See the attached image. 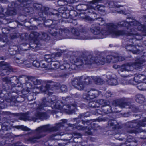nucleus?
<instances>
[{
	"mask_svg": "<svg viewBox=\"0 0 146 146\" xmlns=\"http://www.w3.org/2000/svg\"><path fill=\"white\" fill-rule=\"evenodd\" d=\"M100 23L99 25L106 26L107 32L111 34L113 37H118L126 35L131 36L133 38L130 40L129 42H132L133 40H140L142 39V36L137 31H141L146 33V28L143 25L140 24L137 21L132 20L128 21L119 22L117 24L113 23H105V21L102 18L97 19Z\"/></svg>",
	"mask_w": 146,
	"mask_h": 146,
	"instance_id": "f257e3e1",
	"label": "nucleus"
},
{
	"mask_svg": "<svg viewBox=\"0 0 146 146\" xmlns=\"http://www.w3.org/2000/svg\"><path fill=\"white\" fill-rule=\"evenodd\" d=\"M70 33L67 29L58 28L56 25H52L49 28L48 31L52 36L57 38H60L65 34L66 38L86 40L89 39L86 32H80L76 29L72 28Z\"/></svg>",
	"mask_w": 146,
	"mask_h": 146,
	"instance_id": "f03ea898",
	"label": "nucleus"
},
{
	"mask_svg": "<svg viewBox=\"0 0 146 146\" xmlns=\"http://www.w3.org/2000/svg\"><path fill=\"white\" fill-rule=\"evenodd\" d=\"M98 58L91 56H81L79 58L76 57L70 60V61L73 64L77 63L76 65L78 66H82L83 64L88 65H91L94 63H99L101 64H104L105 62H106V58L102 57L98 61Z\"/></svg>",
	"mask_w": 146,
	"mask_h": 146,
	"instance_id": "7ed1b4c3",
	"label": "nucleus"
},
{
	"mask_svg": "<svg viewBox=\"0 0 146 146\" xmlns=\"http://www.w3.org/2000/svg\"><path fill=\"white\" fill-rule=\"evenodd\" d=\"M51 99L47 101V100L44 99L43 100L42 102L40 105H38L37 107L38 110H41L44 107L51 105L52 108L60 110L62 108L66 110H70L71 108V106L69 105H66L64 106L62 102L60 100L58 101L56 103L55 102H53Z\"/></svg>",
	"mask_w": 146,
	"mask_h": 146,
	"instance_id": "20e7f679",
	"label": "nucleus"
},
{
	"mask_svg": "<svg viewBox=\"0 0 146 146\" xmlns=\"http://www.w3.org/2000/svg\"><path fill=\"white\" fill-rule=\"evenodd\" d=\"M92 77L84 76L77 77L74 79L72 82V84L74 87L79 90H82L85 86L92 83Z\"/></svg>",
	"mask_w": 146,
	"mask_h": 146,
	"instance_id": "39448f33",
	"label": "nucleus"
},
{
	"mask_svg": "<svg viewBox=\"0 0 146 146\" xmlns=\"http://www.w3.org/2000/svg\"><path fill=\"white\" fill-rule=\"evenodd\" d=\"M142 60H138L136 61L134 64L130 63L122 66L118 70V73L121 74V72L124 71H129L133 70L134 68H137L141 66L143 63Z\"/></svg>",
	"mask_w": 146,
	"mask_h": 146,
	"instance_id": "423d86ee",
	"label": "nucleus"
},
{
	"mask_svg": "<svg viewBox=\"0 0 146 146\" xmlns=\"http://www.w3.org/2000/svg\"><path fill=\"white\" fill-rule=\"evenodd\" d=\"M23 78L26 80L25 81H28V82H25L26 85L27 86V87L28 88H34L30 82H32L35 85H40L42 82V80H41L37 79L32 76L26 77L23 76Z\"/></svg>",
	"mask_w": 146,
	"mask_h": 146,
	"instance_id": "0eeeda50",
	"label": "nucleus"
},
{
	"mask_svg": "<svg viewBox=\"0 0 146 146\" xmlns=\"http://www.w3.org/2000/svg\"><path fill=\"white\" fill-rule=\"evenodd\" d=\"M58 129V127L57 126L51 127L49 125H45L40 127L36 129V131L38 133H40L46 131H56Z\"/></svg>",
	"mask_w": 146,
	"mask_h": 146,
	"instance_id": "6e6552de",
	"label": "nucleus"
},
{
	"mask_svg": "<svg viewBox=\"0 0 146 146\" xmlns=\"http://www.w3.org/2000/svg\"><path fill=\"white\" fill-rule=\"evenodd\" d=\"M98 91L96 90L92 89L84 93L83 95L84 98L87 100L93 99L97 97L99 94Z\"/></svg>",
	"mask_w": 146,
	"mask_h": 146,
	"instance_id": "1a4fd4ad",
	"label": "nucleus"
},
{
	"mask_svg": "<svg viewBox=\"0 0 146 146\" xmlns=\"http://www.w3.org/2000/svg\"><path fill=\"white\" fill-rule=\"evenodd\" d=\"M146 117L145 118L142 122H140L138 123L136 120H133L126 123V125L129 127H138L139 126L144 127L146 125ZM136 129H137V128Z\"/></svg>",
	"mask_w": 146,
	"mask_h": 146,
	"instance_id": "9d476101",
	"label": "nucleus"
},
{
	"mask_svg": "<svg viewBox=\"0 0 146 146\" xmlns=\"http://www.w3.org/2000/svg\"><path fill=\"white\" fill-rule=\"evenodd\" d=\"M32 35L35 36L34 37L35 38H37L38 37L45 41L48 40L50 39V38L47 34L44 32H42L41 34L39 35L38 33L34 32L33 34H31V36H32Z\"/></svg>",
	"mask_w": 146,
	"mask_h": 146,
	"instance_id": "9b49d317",
	"label": "nucleus"
},
{
	"mask_svg": "<svg viewBox=\"0 0 146 146\" xmlns=\"http://www.w3.org/2000/svg\"><path fill=\"white\" fill-rule=\"evenodd\" d=\"M45 61H42L40 62V66L43 68H44L47 70H49L48 67L49 65V62L52 61L51 56L50 55H46L45 57Z\"/></svg>",
	"mask_w": 146,
	"mask_h": 146,
	"instance_id": "f8f14e48",
	"label": "nucleus"
},
{
	"mask_svg": "<svg viewBox=\"0 0 146 146\" xmlns=\"http://www.w3.org/2000/svg\"><path fill=\"white\" fill-rule=\"evenodd\" d=\"M1 64L2 65L1 69H3V72L1 74L2 75H5V73L8 74L9 72L12 71L11 67L7 63L2 62Z\"/></svg>",
	"mask_w": 146,
	"mask_h": 146,
	"instance_id": "ddd939ff",
	"label": "nucleus"
},
{
	"mask_svg": "<svg viewBox=\"0 0 146 146\" xmlns=\"http://www.w3.org/2000/svg\"><path fill=\"white\" fill-rule=\"evenodd\" d=\"M35 115L36 117H33L32 119V120H33L34 122H35L36 119H37L42 120L44 119H47L48 117H49V116H48L45 113L38 111H37Z\"/></svg>",
	"mask_w": 146,
	"mask_h": 146,
	"instance_id": "4468645a",
	"label": "nucleus"
},
{
	"mask_svg": "<svg viewBox=\"0 0 146 146\" xmlns=\"http://www.w3.org/2000/svg\"><path fill=\"white\" fill-rule=\"evenodd\" d=\"M2 80L3 82L7 84H11L12 83L15 84L17 83L19 81L17 78L15 76L10 78L9 79L7 77H5L3 78Z\"/></svg>",
	"mask_w": 146,
	"mask_h": 146,
	"instance_id": "2eb2a0df",
	"label": "nucleus"
},
{
	"mask_svg": "<svg viewBox=\"0 0 146 146\" xmlns=\"http://www.w3.org/2000/svg\"><path fill=\"white\" fill-rule=\"evenodd\" d=\"M134 80L137 83H145L144 81L146 80V76L144 75L139 74L134 77Z\"/></svg>",
	"mask_w": 146,
	"mask_h": 146,
	"instance_id": "dca6fc26",
	"label": "nucleus"
},
{
	"mask_svg": "<svg viewBox=\"0 0 146 146\" xmlns=\"http://www.w3.org/2000/svg\"><path fill=\"white\" fill-rule=\"evenodd\" d=\"M108 79L107 82L108 84L111 85H116L117 84L118 82L117 80L114 78L109 75L107 76Z\"/></svg>",
	"mask_w": 146,
	"mask_h": 146,
	"instance_id": "f3484780",
	"label": "nucleus"
},
{
	"mask_svg": "<svg viewBox=\"0 0 146 146\" xmlns=\"http://www.w3.org/2000/svg\"><path fill=\"white\" fill-rule=\"evenodd\" d=\"M51 58H52L51 56ZM52 61L50 62H49V65L48 66V68L49 70L54 69L59 67L60 64L57 61H52V59L51 58Z\"/></svg>",
	"mask_w": 146,
	"mask_h": 146,
	"instance_id": "a211bd4d",
	"label": "nucleus"
},
{
	"mask_svg": "<svg viewBox=\"0 0 146 146\" xmlns=\"http://www.w3.org/2000/svg\"><path fill=\"white\" fill-rule=\"evenodd\" d=\"M95 2L94 1L93 2V0L90 2V4L88 7V10L87 12L89 13H93L95 14V13L93 12L92 10H96V6Z\"/></svg>",
	"mask_w": 146,
	"mask_h": 146,
	"instance_id": "6ab92c4d",
	"label": "nucleus"
},
{
	"mask_svg": "<svg viewBox=\"0 0 146 146\" xmlns=\"http://www.w3.org/2000/svg\"><path fill=\"white\" fill-rule=\"evenodd\" d=\"M112 104L115 107H118L122 108H124L127 106L125 103L121 102L118 100H116L113 102Z\"/></svg>",
	"mask_w": 146,
	"mask_h": 146,
	"instance_id": "aec40b11",
	"label": "nucleus"
},
{
	"mask_svg": "<svg viewBox=\"0 0 146 146\" xmlns=\"http://www.w3.org/2000/svg\"><path fill=\"white\" fill-rule=\"evenodd\" d=\"M119 57L117 56V57H115L113 56L112 55H108L106 56V62L109 63L111 62V61L113 60H113V62H117L119 61Z\"/></svg>",
	"mask_w": 146,
	"mask_h": 146,
	"instance_id": "412c9836",
	"label": "nucleus"
},
{
	"mask_svg": "<svg viewBox=\"0 0 146 146\" xmlns=\"http://www.w3.org/2000/svg\"><path fill=\"white\" fill-rule=\"evenodd\" d=\"M136 46L129 44L126 46V48L127 51L132 50V49H134L133 48H137V50H134L133 52L134 54H138L139 53V48H136Z\"/></svg>",
	"mask_w": 146,
	"mask_h": 146,
	"instance_id": "4be33fe9",
	"label": "nucleus"
},
{
	"mask_svg": "<svg viewBox=\"0 0 146 146\" xmlns=\"http://www.w3.org/2000/svg\"><path fill=\"white\" fill-rule=\"evenodd\" d=\"M91 31L92 32L94 35H98L100 33V28L94 25H92Z\"/></svg>",
	"mask_w": 146,
	"mask_h": 146,
	"instance_id": "5701e85b",
	"label": "nucleus"
},
{
	"mask_svg": "<svg viewBox=\"0 0 146 146\" xmlns=\"http://www.w3.org/2000/svg\"><path fill=\"white\" fill-rule=\"evenodd\" d=\"M131 138H129L127 141H126V144L128 143L129 146H136L137 145V141L135 139H131Z\"/></svg>",
	"mask_w": 146,
	"mask_h": 146,
	"instance_id": "b1692460",
	"label": "nucleus"
},
{
	"mask_svg": "<svg viewBox=\"0 0 146 146\" xmlns=\"http://www.w3.org/2000/svg\"><path fill=\"white\" fill-rule=\"evenodd\" d=\"M145 99L143 96L141 94H138L136 95V101L140 103H142L144 102Z\"/></svg>",
	"mask_w": 146,
	"mask_h": 146,
	"instance_id": "393cba45",
	"label": "nucleus"
},
{
	"mask_svg": "<svg viewBox=\"0 0 146 146\" xmlns=\"http://www.w3.org/2000/svg\"><path fill=\"white\" fill-rule=\"evenodd\" d=\"M97 101L100 105H102V106H108L110 104V102L107 100L101 99L98 100Z\"/></svg>",
	"mask_w": 146,
	"mask_h": 146,
	"instance_id": "a878e982",
	"label": "nucleus"
},
{
	"mask_svg": "<svg viewBox=\"0 0 146 146\" xmlns=\"http://www.w3.org/2000/svg\"><path fill=\"white\" fill-rule=\"evenodd\" d=\"M42 137L41 136L39 135L35 136L29 138L28 139V141L31 143H34L36 142L37 140L40 138Z\"/></svg>",
	"mask_w": 146,
	"mask_h": 146,
	"instance_id": "bb28decb",
	"label": "nucleus"
},
{
	"mask_svg": "<svg viewBox=\"0 0 146 146\" xmlns=\"http://www.w3.org/2000/svg\"><path fill=\"white\" fill-rule=\"evenodd\" d=\"M137 87L138 89L140 90H146V83H137Z\"/></svg>",
	"mask_w": 146,
	"mask_h": 146,
	"instance_id": "cd10ccee",
	"label": "nucleus"
},
{
	"mask_svg": "<svg viewBox=\"0 0 146 146\" xmlns=\"http://www.w3.org/2000/svg\"><path fill=\"white\" fill-rule=\"evenodd\" d=\"M92 78L97 84H101L103 83V80L100 78L99 76H92Z\"/></svg>",
	"mask_w": 146,
	"mask_h": 146,
	"instance_id": "c85d7f7f",
	"label": "nucleus"
},
{
	"mask_svg": "<svg viewBox=\"0 0 146 146\" xmlns=\"http://www.w3.org/2000/svg\"><path fill=\"white\" fill-rule=\"evenodd\" d=\"M60 69L64 70L65 69L69 68H70V65L67 62H65L64 63L60 66Z\"/></svg>",
	"mask_w": 146,
	"mask_h": 146,
	"instance_id": "c756f323",
	"label": "nucleus"
},
{
	"mask_svg": "<svg viewBox=\"0 0 146 146\" xmlns=\"http://www.w3.org/2000/svg\"><path fill=\"white\" fill-rule=\"evenodd\" d=\"M108 125L111 126H115V127L116 128L117 127V122L114 120L109 121L108 122Z\"/></svg>",
	"mask_w": 146,
	"mask_h": 146,
	"instance_id": "7c9ffc66",
	"label": "nucleus"
},
{
	"mask_svg": "<svg viewBox=\"0 0 146 146\" xmlns=\"http://www.w3.org/2000/svg\"><path fill=\"white\" fill-rule=\"evenodd\" d=\"M50 87V85L48 84H46L45 87L41 86L40 87V90L42 92H47Z\"/></svg>",
	"mask_w": 146,
	"mask_h": 146,
	"instance_id": "2f4dec72",
	"label": "nucleus"
},
{
	"mask_svg": "<svg viewBox=\"0 0 146 146\" xmlns=\"http://www.w3.org/2000/svg\"><path fill=\"white\" fill-rule=\"evenodd\" d=\"M96 10H97L100 12H104L105 11L104 7L103 6L97 5H96Z\"/></svg>",
	"mask_w": 146,
	"mask_h": 146,
	"instance_id": "473e14b6",
	"label": "nucleus"
},
{
	"mask_svg": "<svg viewBox=\"0 0 146 146\" xmlns=\"http://www.w3.org/2000/svg\"><path fill=\"white\" fill-rule=\"evenodd\" d=\"M76 128L78 129L83 130H86L88 129V131H90L91 129V128H90V127L88 126L82 127L79 126L77 127Z\"/></svg>",
	"mask_w": 146,
	"mask_h": 146,
	"instance_id": "72a5a7b5",
	"label": "nucleus"
},
{
	"mask_svg": "<svg viewBox=\"0 0 146 146\" xmlns=\"http://www.w3.org/2000/svg\"><path fill=\"white\" fill-rule=\"evenodd\" d=\"M60 90L63 92H66L67 90L66 86L64 85H62L60 87Z\"/></svg>",
	"mask_w": 146,
	"mask_h": 146,
	"instance_id": "f704fd0d",
	"label": "nucleus"
},
{
	"mask_svg": "<svg viewBox=\"0 0 146 146\" xmlns=\"http://www.w3.org/2000/svg\"><path fill=\"white\" fill-rule=\"evenodd\" d=\"M32 64L35 67H38L40 65V62L39 63L37 60H34L32 62Z\"/></svg>",
	"mask_w": 146,
	"mask_h": 146,
	"instance_id": "c9c22d12",
	"label": "nucleus"
},
{
	"mask_svg": "<svg viewBox=\"0 0 146 146\" xmlns=\"http://www.w3.org/2000/svg\"><path fill=\"white\" fill-rule=\"evenodd\" d=\"M128 81L126 79H123L121 81V83L122 85H126L129 84Z\"/></svg>",
	"mask_w": 146,
	"mask_h": 146,
	"instance_id": "e433bc0d",
	"label": "nucleus"
},
{
	"mask_svg": "<svg viewBox=\"0 0 146 146\" xmlns=\"http://www.w3.org/2000/svg\"><path fill=\"white\" fill-rule=\"evenodd\" d=\"M95 103H94V102H90L88 104V106L90 107L93 108H98L99 106H96L94 105Z\"/></svg>",
	"mask_w": 146,
	"mask_h": 146,
	"instance_id": "4c0bfd02",
	"label": "nucleus"
},
{
	"mask_svg": "<svg viewBox=\"0 0 146 146\" xmlns=\"http://www.w3.org/2000/svg\"><path fill=\"white\" fill-rule=\"evenodd\" d=\"M17 127L18 129H21L22 130H23L27 131L29 130V129L27 127L23 126H17Z\"/></svg>",
	"mask_w": 146,
	"mask_h": 146,
	"instance_id": "58836bf2",
	"label": "nucleus"
},
{
	"mask_svg": "<svg viewBox=\"0 0 146 146\" xmlns=\"http://www.w3.org/2000/svg\"><path fill=\"white\" fill-rule=\"evenodd\" d=\"M16 62L19 64H21L24 63V61L22 60H20L19 59L17 58L16 59Z\"/></svg>",
	"mask_w": 146,
	"mask_h": 146,
	"instance_id": "ea45409f",
	"label": "nucleus"
},
{
	"mask_svg": "<svg viewBox=\"0 0 146 146\" xmlns=\"http://www.w3.org/2000/svg\"><path fill=\"white\" fill-rule=\"evenodd\" d=\"M24 64L26 66L28 67H29L31 66V63L28 61H25L24 62Z\"/></svg>",
	"mask_w": 146,
	"mask_h": 146,
	"instance_id": "a19ab883",
	"label": "nucleus"
},
{
	"mask_svg": "<svg viewBox=\"0 0 146 146\" xmlns=\"http://www.w3.org/2000/svg\"><path fill=\"white\" fill-rule=\"evenodd\" d=\"M68 1H69L68 0H59V1H58V3H60V2H63L64 3L61 5H63L67 4Z\"/></svg>",
	"mask_w": 146,
	"mask_h": 146,
	"instance_id": "79ce46f5",
	"label": "nucleus"
},
{
	"mask_svg": "<svg viewBox=\"0 0 146 146\" xmlns=\"http://www.w3.org/2000/svg\"><path fill=\"white\" fill-rule=\"evenodd\" d=\"M9 15H14L16 14V12L15 10H11L9 11Z\"/></svg>",
	"mask_w": 146,
	"mask_h": 146,
	"instance_id": "37998d69",
	"label": "nucleus"
},
{
	"mask_svg": "<svg viewBox=\"0 0 146 146\" xmlns=\"http://www.w3.org/2000/svg\"><path fill=\"white\" fill-rule=\"evenodd\" d=\"M127 132H128V133H137L139 132H140V131H139L137 130H128V131H127Z\"/></svg>",
	"mask_w": 146,
	"mask_h": 146,
	"instance_id": "c03bdc74",
	"label": "nucleus"
},
{
	"mask_svg": "<svg viewBox=\"0 0 146 146\" xmlns=\"http://www.w3.org/2000/svg\"><path fill=\"white\" fill-rule=\"evenodd\" d=\"M119 135V134H115V138L117 139H118L120 140H122L123 139L118 137V135Z\"/></svg>",
	"mask_w": 146,
	"mask_h": 146,
	"instance_id": "a18cd8bd",
	"label": "nucleus"
},
{
	"mask_svg": "<svg viewBox=\"0 0 146 146\" xmlns=\"http://www.w3.org/2000/svg\"><path fill=\"white\" fill-rule=\"evenodd\" d=\"M119 67L120 66H118L116 64L114 65L113 66V67L114 68H115V69L119 68Z\"/></svg>",
	"mask_w": 146,
	"mask_h": 146,
	"instance_id": "49530a36",
	"label": "nucleus"
},
{
	"mask_svg": "<svg viewBox=\"0 0 146 146\" xmlns=\"http://www.w3.org/2000/svg\"><path fill=\"white\" fill-rule=\"evenodd\" d=\"M102 0H93V2H95L96 3L100 2Z\"/></svg>",
	"mask_w": 146,
	"mask_h": 146,
	"instance_id": "de8ad7c7",
	"label": "nucleus"
},
{
	"mask_svg": "<svg viewBox=\"0 0 146 146\" xmlns=\"http://www.w3.org/2000/svg\"><path fill=\"white\" fill-rule=\"evenodd\" d=\"M94 103H95L94 104V105H95L96 106H99L98 107H99L100 105L99 103H98V101H97V102H94Z\"/></svg>",
	"mask_w": 146,
	"mask_h": 146,
	"instance_id": "09e8293b",
	"label": "nucleus"
},
{
	"mask_svg": "<svg viewBox=\"0 0 146 146\" xmlns=\"http://www.w3.org/2000/svg\"><path fill=\"white\" fill-rule=\"evenodd\" d=\"M106 95H108V97H111V95H112V94L111 92H108L106 93Z\"/></svg>",
	"mask_w": 146,
	"mask_h": 146,
	"instance_id": "8fccbe9b",
	"label": "nucleus"
},
{
	"mask_svg": "<svg viewBox=\"0 0 146 146\" xmlns=\"http://www.w3.org/2000/svg\"><path fill=\"white\" fill-rule=\"evenodd\" d=\"M61 121L63 123H65L67 122V120L66 119H62L61 120Z\"/></svg>",
	"mask_w": 146,
	"mask_h": 146,
	"instance_id": "3c124183",
	"label": "nucleus"
},
{
	"mask_svg": "<svg viewBox=\"0 0 146 146\" xmlns=\"http://www.w3.org/2000/svg\"><path fill=\"white\" fill-rule=\"evenodd\" d=\"M118 13L121 14H124V11L123 10H121L118 11Z\"/></svg>",
	"mask_w": 146,
	"mask_h": 146,
	"instance_id": "603ef678",
	"label": "nucleus"
},
{
	"mask_svg": "<svg viewBox=\"0 0 146 146\" xmlns=\"http://www.w3.org/2000/svg\"><path fill=\"white\" fill-rule=\"evenodd\" d=\"M3 100L2 98L0 97V104L3 102Z\"/></svg>",
	"mask_w": 146,
	"mask_h": 146,
	"instance_id": "864d4df0",
	"label": "nucleus"
},
{
	"mask_svg": "<svg viewBox=\"0 0 146 146\" xmlns=\"http://www.w3.org/2000/svg\"><path fill=\"white\" fill-rule=\"evenodd\" d=\"M97 120H98V121H99V122H100V121H103V119L102 118H100V119H99Z\"/></svg>",
	"mask_w": 146,
	"mask_h": 146,
	"instance_id": "5fc2aeb1",
	"label": "nucleus"
},
{
	"mask_svg": "<svg viewBox=\"0 0 146 146\" xmlns=\"http://www.w3.org/2000/svg\"><path fill=\"white\" fill-rule=\"evenodd\" d=\"M86 19L88 21L91 20V19L89 17H86Z\"/></svg>",
	"mask_w": 146,
	"mask_h": 146,
	"instance_id": "6e6d98bb",
	"label": "nucleus"
},
{
	"mask_svg": "<svg viewBox=\"0 0 146 146\" xmlns=\"http://www.w3.org/2000/svg\"><path fill=\"white\" fill-rule=\"evenodd\" d=\"M60 55V54L59 53H57L56 55V57H57L59 56Z\"/></svg>",
	"mask_w": 146,
	"mask_h": 146,
	"instance_id": "4d7b16f0",
	"label": "nucleus"
},
{
	"mask_svg": "<svg viewBox=\"0 0 146 146\" xmlns=\"http://www.w3.org/2000/svg\"><path fill=\"white\" fill-rule=\"evenodd\" d=\"M97 112L99 114H101V113L100 112V110H97Z\"/></svg>",
	"mask_w": 146,
	"mask_h": 146,
	"instance_id": "13d9d810",
	"label": "nucleus"
},
{
	"mask_svg": "<svg viewBox=\"0 0 146 146\" xmlns=\"http://www.w3.org/2000/svg\"><path fill=\"white\" fill-rule=\"evenodd\" d=\"M116 6L117 7H121V5H116Z\"/></svg>",
	"mask_w": 146,
	"mask_h": 146,
	"instance_id": "bf43d9fd",
	"label": "nucleus"
},
{
	"mask_svg": "<svg viewBox=\"0 0 146 146\" xmlns=\"http://www.w3.org/2000/svg\"><path fill=\"white\" fill-rule=\"evenodd\" d=\"M125 59L124 58H122L121 59V61H123Z\"/></svg>",
	"mask_w": 146,
	"mask_h": 146,
	"instance_id": "052dcab7",
	"label": "nucleus"
},
{
	"mask_svg": "<svg viewBox=\"0 0 146 146\" xmlns=\"http://www.w3.org/2000/svg\"><path fill=\"white\" fill-rule=\"evenodd\" d=\"M27 120H29L30 119L28 118V117L26 119H24V120L25 121H26Z\"/></svg>",
	"mask_w": 146,
	"mask_h": 146,
	"instance_id": "680f3d73",
	"label": "nucleus"
},
{
	"mask_svg": "<svg viewBox=\"0 0 146 146\" xmlns=\"http://www.w3.org/2000/svg\"><path fill=\"white\" fill-rule=\"evenodd\" d=\"M115 111L116 112H119L120 111L117 110V111Z\"/></svg>",
	"mask_w": 146,
	"mask_h": 146,
	"instance_id": "e2e57ef3",
	"label": "nucleus"
},
{
	"mask_svg": "<svg viewBox=\"0 0 146 146\" xmlns=\"http://www.w3.org/2000/svg\"><path fill=\"white\" fill-rule=\"evenodd\" d=\"M144 43L146 46V41H144Z\"/></svg>",
	"mask_w": 146,
	"mask_h": 146,
	"instance_id": "0e129e2a",
	"label": "nucleus"
},
{
	"mask_svg": "<svg viewBox=\"0 0 146 146\" xmlns=\"http://www.w3.org/2000/svg\"><path fill=\"white\" fill-rule=\"evenodd\" d=\"M73 112H74L73 110H72L70 113H73Z\"/></svg>",
	"mask_w": 146,
	"mask_h": 146,
	"instance_id": "69168bd1",
	"label": "nucleus"
},
{
	"mask_svg": "<svg viewBox=\"0 0 146 146\" xmlns=\"http://www.w3.org/2000/svg\"><path fill=\"white\" fill-rule=\"evenodd\" d=\"M61 123L60 122V123H58V124H59V125H61Z\"/></svg>",
	"mask_w": 146,
	"mask_h": 146,
	"instance_id": "338daca9",
	"label": "nucleus"
},
{
	"mask_svg": "<svg viewBox=\"0 0 146 146\" xmlns=\"http://www.w3.org/2000/svg\"><path fill=\"white\" fill-rule=\"evenodd\" d=\"M113 3V2H111V3H110V4H112V3Z\"/></svg>",
	"mask_w": 146,
	"mask_h": 146,
	"instance_id": "774afa93",
	"label": "nucleus"
}]
</instances>
